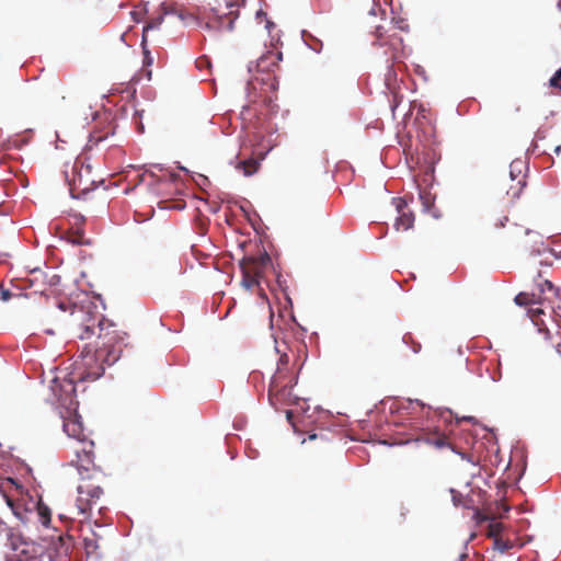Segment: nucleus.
Here are the masks:
<instances>
[{
  "label": "nucleus",
  "mask_w": 561,
  "mask_h": 561,
  "mask_svg": "<svg viewBox=\"0 0 561 561\" xmlns=\"http://www.w3.org/2000/svg\"><path fill=\"white\" fill-rule=\"evenodd\" d=\"M65 174L72 197L89 193L100 182L93 173L92 167L82 158L76 159L70 171H66Z\"/></svg>",
  "instance_id": "6"
},
{
  "label": "nucleus",
  "mask_w": 561,
  "mask_h": 561,
  "mask_svg": "<svg viewBox=\"0 0 561 561\" xmlns=\"http://www.w3.org/2000/svg\"><path fill=\"white\" fill-rule=\"evenodd\" d=\"M526 169L525 161L520 159L514 160L510 165V178L514 184L508 187L506 193L512 199L518 198L526 186Z\"/></svg>",
  "instance_id": "11"
},
{
  "label": "nucleus",
  "mask_w": 561,
  "mask_h": 561,
  "mask_svg": "<svg viewBox=\"0 0 561 561\" xmlns=\"http://www.w3.org/2000/svg\"><path fill=\"white\" fill-rule=\"evenodd\" d=\"M271 266V257L264 252L259 256H245L240 261V268L242 272L241 284L247 289H254L261 293V282L264 279L265 272Z\"/></svg>",
  "instance_id": "7"
},
{
  "label": "nucleus",
  "mask_w": 561,
  "mask_h": 561,
  "mask_svg": "<svg viewBox=\"0 0 561 561\" xmlns=\"http://www.w3.org/2000/svg\"><path fill=\"white\" fill-rule=\"evenodd\" d=\"M376 42L375 45L390 46L393 51L402 48L403 39L394 31L387 30L385 26L379 25L375 31Z\"/></svg>",
  "instance_id": "13"
},
{
  "label": "nucleus",
  "mask_w": 561,
  "mask_h": 561,
  "mask_svg": "<svg viewBox=\"0 0 561 561\" xmlns=\"http://www.w3.org/2000/svg\"><path fill=\"white\" fill-rule=\"evenodd\" d=\"M421 439H423L426 444L434 446L435 448L440 449L444 447H449L455 451V448L443 433H427L424 434Z\"/></svg>",
  "instance_id": "15"
},
{
  "label": "nucleus",
  "mask_w": 561,
  "mask_h": 561,
  "mask_svg": "<svg viewBox=\"0 0 561 561\" xmlns=\"http://www.w3.org/2000/svg\"><path fill=\"white\" fill-rule=\"evenodd\" d=\"M287 356H280L268 386V402L276 411L289 407L298 400V397L293 393V388L297 385V375L287 367Z\"/></svg>",
  "instance_id": "2"
},
{
  "label": "nucleus",
  "mask_w": 561,
  "mask_h": 561,
  "mask_svg": "<svg viewBox=\"0 0 561 561\" xmlns=\"http://www.w3.org/2000/svg\"><path fill=\"white\" fill-rule=\"evenodd\" d=\"M396 57H397V56H396V53H392L390 58H391V59H394Z\"/></svg>",
  "instance_id": "39"
},
{
  "label": "nucleus",
  "mask_w": 561,
  "mask_h": 561,
  "mask_svg": "<svg viewBox=\"0 0 561 561\" xmlns=\"http://www.w3.org/2000/svg\"><path fill=\"white\" fill-rule=\"evenodd\" d=\"M163 21V16L162 15H159L157 18H152L145 26H144V31H142V36L146 35L147 36V33L148 31L150 30H154V28H158L161 23Z\"/></svg>",
  "instance_id": "23"
},
{
  "label": "nucleus",
  "mask_w": 561,
  "mask_h": 561,
  "mask_svg": "<svg viewBox=\"0 0 561 561\" xmlns=\"http://www.w3.org/2000/svg\"><path fill=\"white\" fill-rule=\"evenodd\" d=\"M293 411L291 410H286V417L287 420L290 422L291 421V417H293Z\"/></svg>",
  "instance_id": "35"
},
{
  "label": "nucleus",
  "mask_w": 561,
  "mask_h": 561,
  "mask_svg": "<svg viewBox=\"0 0 561 561\" xmlns=\"http://www.w3.org/2000/svg\"><path fill=\"white\" fill-rule=\"evenodd\" d=\"M549 85L561 91V68L558 69L549 80Z\"/></svg>",
  "instance_id": "25"
},
{
  "label": "nucleus",
  "mask_w": 561,
  "mask_h": 561,
  "mask_svg": "<svg viewBox=\"0 0 561 561\" xmlns=\"http://www.w3.org/2000/svg\"><path fill=\"white\" fill-rule=\"evenodd\" d=\"M58 309L69 311V324L80 340H90L80 354V362H76L78 379L94 381L105 370V366L115 364L128 346V333L118 329L117 324L105 319L92 301L75 305L70 301H60Z\"/></svg>",
  "instance_id": "1"
},
{
  "label": "nucleus",
  "mask_w": 561,
  "mask_h": 561,
  "mask_svg": "<svg viewBox=\"0 0 561 561\" xmlns=\"http://www.w3.org/2000/svg\"><path fill=\"white\" fill-rule=\"evenodd\" d=\"M101 140H103V138L101 136H94L92 135L89 139V144H93V145H98Z\"/></svg>",
  "instance_id": "31"
},
{
  "label": "nucleus",
  "mask_w": 561,
  "mask_h": 561,
  "mask_svg": "<svg viewBox=\"0 0 561 561\" xmlns=\"http://www.w3.org/2000/svg\"><path fill=\"white\" fill-rule=\"evenodd\" d=\"M196 65H197L198 68H202V67L208 65V60L205 59V58H199V59L196 60Z\"/></svg>",
  "instance_id": "32"
},
{
  "label": "nucleus",
  "mask_w": 561,
  "mask_h": 561,
  "mask_svg": "<svg viewBox=\"0 0 561 561\" xmlns=\"http://www.w3.org/2000/svg\"><path fill=\"white\" fill-rule=\"evenodd\" d=\"M538 293H519L515 296L514 301L518 306L528 307V317L536 325H540L543 321L540 319L541 314L546 313V309L553 310L550 305L552 299L558 297L559 290L553 286L550 280L545 279L542 283L537 284Z\"/></svg>",
  "instance_id": "5"
},
{
  "label": "nucleus",
  "mask_w": 561,
  "mask_h": 561,
  "mask_svg": "<svg viewBox=\"0 0 561 561\" xmlns=\"http://www.w3.org/2000/svg\"><path fill=\"white\" fill-rule=\"evenodd\" d=\"M508 221V218L506 216H503V217H496V218H492L490 220V227L493 228V229H499V228H502L505 226V222Z\"/></svg>",
  "instance_id": "26"
},
{
  "label": "nucleus",
  "mask_w": 561,
  "mask_h": 561,
  "mask_svg": "<svg viewBox=\"0 0 561 561\" xmlns=\"http://www.w3.org/2000/svg\"><path fill=\"white\" fill-rule=\"evenodd\" d=\"M282 57L283 55L280 51L268 50L263 54L255 64L251 62L249 65V71L252 72L255 69L256 72L266 73L267 78H262V83L268 85L272 91H276L278 88V81L276 79L275 71L279 68Z\"/></svg>",
  "instance_id": "8"
},
{
  "label": "nucleus",
  "mask_w": 561,
  "mask_h": 561,
  "mask_svg": "<svg viewBox=\"0 0 561 561\" xmlns=\"http://www.w3.org/2000/svg\"><path fill=\"white\" fill-rule=\"evenodd\" d=\"M84 224V218L81 215L73 216V231L69 240L75 244H85L88 243L84 239V231L82 229V225Z\"/></svg>",
  "instance_id": "16"
},
{
  "label": "nucleus",
  "mask_w": 561,
  "mask_h": 561,
  "mask_svg": "<svg viewBox=\"0 0 561 561\" xmlns=\"http://www.w3.org/2000/svg\"><path fill=\"white\" fill-rule=\"evenodd\" d=\"M103 494V489L93 483L91 480L83 481L78 486V497L76 500V507L78 514L85 517L91 510L92 505L96 504Z\"/></svg>",
  "instance_id": "9"
},
{
  "label": "nucleus",
  "mask_w": 561,
  "mask_h": 561,
  "mask_svg": "<svg viewBox=\"0 0 561 561\" xmlns=\"http://www.w3.org/2000/svg\"><path fill=\"white\" fill-rule=\"evenodd\" d=\"M27 553V550L26 549H22L20 556H19V561H41V557L37 556V554H32L31 557H27L26 556Z\"/></svg>",
  "instance_id": "28"
},
{
  "label": "nucleus",
  "mask_w": 561,
  "mask_h": 561,
  "mask_svg": "<svg viewBox=\"0 0 561 561\" xmlns=\"http://www.w3.org/2000/svg\"><path fill=\"white\" fill-rule=\"evenodd\" d=\"M83 546L88 554L96 553L100 548L99 538L95 534H92L91 537H84Z\"/></svg>",
  "instance_id": "21"
},
{
  "label": "nucleus",
  "mask_w": 561,
  "mask_h": 561,
  "mask_svg": "<svg viewBox=\"0 0 561 561\" xmlns=\"http://www.w3.org/2000/svg\"><path fill=\"white\" fill-rule=\"evenodd\" d=\"M504 529V525L500 522H493L489 525V528H488V536L493 538V540L495 538H500L502 537L501 534Z\"/></svg>",
  "instance_id": "22"
},
{
  "label": "nucleus",
  "mask_w": 561,
  "mask_h": 561,
  "mask_svg": "<svg viewBox=\"0 0 561 561\" xmlns=\"http://www.w3.org/2000/svg\"><path fill=\"white\" fill-rule=\"evenodd\" d=\"M260 162L256 159L250 158L241 161L239 168L242 169L244 175H252L257 171Z\"/></svg>",
  "instance_id": "19"
},
{
  "label": "nucleus",
  "mask_w": 561,
  "mask_h": 561,
  "mask_svg": "<svg viewBox=\"0 0 561 561\" xmlns=\"http://www.w3.org/2000/svg\"><path fill=\"white\" fill-rule=\"evenodd\" d=\"M15 484V482L13 481V479L11 478H8V479H0V493H2L7 504L11 507V510L13 511V513L16 515V516H20V512H19V508L20 506L16 505L13 501V499L7 494V488L8 486H11Z\"/></svg>",
  "instance_id": "17"
},
{
  "label": "nucleus",
  "mask_w": 561,
  "mask_h": 561,
  "mask_svg": "<svg viewBox=\"0 0 561 561\" xmlns=\"http://www.w3.org/2000/svg\"><path fill=\"white\" fill-rule=\"evenodd\" d=\"M392 203L399 214L394 222V229L397 231H405L412 228L414 224V215L408 208L405 199L401 197H394L392 198Z\"/></svg>",
  "instance_id": "12"
},
{
  "label": "nucleus",
  "mask_w": 561,
  "mask_h": 561,
  "mask_svg": "<svg viewBox=\"0 0 561 561\" xmlns=\"http://www.w3.org/2000/svg\"><path fill=\"white\" fill-rule=\"evenodd\" d=\"M38 515H39V519H41V523L43 525H48L49 522H50V514H49V511L47 507H39L38 508Z\"/></svg>",
  "instance_id": "27"
},
{
  "label": "nucleus",
  "mask_w": 561,
  "mask_h": 561,
  "mask_svg": "<svg viewBox=\"0 0 561 561\" xmlns=\"http://www.w3.org/2000/svg\"><path fill=\"white\" fill-rule=\"evenodd\" d=\"M245 0H219L208 3L198 11V19L204 22L205 27L214 31H232L233 23L239 15V8L244 5Z\"/></svg>",
  "instance_id": "3"
},
{
  "label": "nucleus",
  "mask_w": 561,
  "mask_h": 561,
  "mask_svg": "<svg viewBox=\"0 0 561 561\" xmlns=\"http://www.w3.org/2000/svg\"><path fill=\"white\" fill-rule=\"evenodd\" d=\"M309 438L313 439V438H316V435H310Z\"/></svg>",
  "instance_id": "40"
},
{
  "label": "nucleus",
  "mask_w": 561,
  "mask_h": 561,
  "mask_svg": "<svg viewBox=\"0 0 561 561\" xmlns=\"http://www.w3.org/2000/svg\"><path fill=\"white\" fill-rule=\"evenodd\" d=\"M141 47H142V53H144V71L146 72L147 78L150 80L151 79V70H148V67L153 64V58H152L149 49L147 48L146 35L142 36Z\"/></svg>",
  "instance_id": "18"
},
{
  "label": "nucleus",
  "mask_w": 561,
  "mask_h": 561,
  "mask_svg": "<svg viewBox=\"0 0 561 561\" xmlns=\"http://www.w3.org/2000/svg\"><path fill=\"white\" fill-rule=\"evenodd\" d=\"M256 20L259 23H265L264 27L267 30V32H271V28L275 26V24L267 19V14L263 12L262 10L256 12Z\"/></svg>",
  "instance_id": "24"
},
{
  "label": "nucleus",
  "mask_w": 561,
  "mask_h": 561,
  "mask_svg": "<svg viewBox=\"0 0 561 561\" xmlns=\"http://www.w3.org/2000/svg\"><path fill=\"white\" fill-rule=\"evenodd\" d=\"M552 356H554L556 359L561 363V337H560V341L556 344V346L552 350Z\"/></svg>",
  "instance_id": "30"
},
{
  "label": "nucleus",
  "mask_w": 561,
  "mask_h": 561,
  "mask_svg": "<svg viewBox=\"0 0 561 561\" xmlns=\"http://www.w3.org/2000/svg\"><path fill=\"white\" fill-rule=\"evenodd\" d=\"M51 391L56 401L68 410H73L78 405L76 400V386L72 379L59 380L55 378L51 385Z\"/></svg>",
  "instance_id": "10"
},
{
  "label": "nucleus",
  "mask_w": 561,
  "mask_h": 561,
  "mask_svg": "<svg viewBox=\"0 0 561 561\" xmlns=\"http://www.w3.org/2000/svg\"><path fill=\"white\" fill-rule=\"evenodd\" d=\"M420 348H421V345H420L419 343H415V344L413 345V352H414V353H417V352L420 351Z\"/></svg>",
  "instance_id": "36"
},
{
  "label": "nucleus",
  "mask_w": 561,
  "mask_h": 561,
  "mask_svg": "<svg viewBox=\"0 0 561 561\" xmlns=\"http://www.w3.org/2000/svg\"><path fill=\"white\" fill-rule=\"evenodd\" d=\"M64 431L77 440L71 447L76 456L71 463L77 467L79 473L94 469V443L85 437L82 423L77 417L66 419Z\"/></svg>",
  "instance_id": "4"
},
{
  "label": "nucleus",
  "mask_w": 561,
  "mask_h": 561,
  "mask_svg": "<svg viewBox=\"0 0 561 561\" xmlns=\"http://www.w3.org/2000/svg\"><path fill=\"white\" fill-rule=\"evenodd\" d=\"M411 339H412V336L410 334L403 336V340L405 343H408V340H411Z\"/></svg>",
  "instance_id": "37"
},
{
  "label": "nucleus",
  "mask_w": 561,
  "mask_h": 561,
  "mask_svg": "<svg viewBox=\"0 0 561 561\" xmlns=\"http://www.w3.org/2000/svg\"><path fill=\"white\" fill-rule=\"evenodd\" d=\"M515 546L514 540H511L508 538L500 537L495 538L493 540V548L494 550L499 551L500 553H504L508 550H511Z\"/></svg>",
  "instance_id": "20"
},
{
  "label": "nucleus",
  "mask_w": 561,
  "mask_h": 561,
  "mask_svg": "<svg viewBox=\"0 0 561 561\" xmlns=\"http://www.w3.org/2000/svg\"><path fill=\"white\" fill-rule=\"evenodd\" d=\"M390 30L391 31L400 30V31L407 32L409 30V25L404 21L401 20V21H397L396 23H393V25L391 26Z\"/></svg>",
  "instance_id": "29"
},
{
  "label": "nucleus",
  "mask_w": 561,
  "mask_h": 561,
  "mask_svg": "<svg viewBox=\"0 0 561 561\" xmlns=\"http://www.w3.org/2000/svg\"><path fill=\"white\" fill-rule=\"evenodd\" d=\"M554 151H556L557 153H560V152H561V146H557V147H556V149H554Z\"/></svg>",
  "instance_id": "38"
},
{
  "label": "nucleus",
  "mask_w": 561,
  "mask_h": 561,
  "mask_svg": "<svg viewBox=\"0 0 561 561\" xmlns=\"http://www.w3.org/2000/svg\"><path fill=\"white\" fill-rule=\"evenodd\" d=\"M527 239L524 241V248L526 251H529L530 255H546L551 254V251L548 247L545 245L542 241V237L538 233H526Z\"/></svg>",
  "instance_id": "14"
},
{
  "label": "nucleus",
  "mask_w": 561,
  "mask_h": 561,
  "mask_svg": "<svg viewBox=\"0 0 561 561\" xmlns=\"http://www.w3.org/2000/svg\"><path fill=\"white\" fill-rule=\"evenodd\" d=\"M1 295H2V299H3V300H8V299H9V297H10V293H9L8 290H3V291L1 293Z\"/></svg>",
  "instance_id": "33"
},
{
  "label": "nucleus",
  "mask_w": 561,
  "mask_h": 561,
  "mask_svg": "<svg viewBox=\"0 0 561 561\" xmlns=\"http://www.w3.org/2000/svg\"><path fill=\"white\" fill-rule=\"evenodd\" d=\"M7 531V526L3 522L0 520V535Z\"/></svg>",
  "instance_id": "34"
}]
</instances>
